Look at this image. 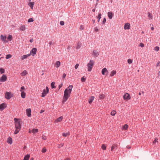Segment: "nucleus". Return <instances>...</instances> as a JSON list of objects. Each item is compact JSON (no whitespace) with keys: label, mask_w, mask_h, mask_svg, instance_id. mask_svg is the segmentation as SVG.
I'll return each instance as SVG.
<instances>
[{"label":"nucleus","mask_w":160,"mask_h":160,"mask_svg":"<svg viewBox=\"0 0 160 160\" xmlns=\"http://www.w3.org/2000/svg\"><path fill=\"white\" fill-rule=\"evenodd\" d=\"M63 118L62 116H61L60 117L57 118L56 119L54 122V123H57L59 122H61Z\"/></svg>","instance_id":"obj_13"},{"label":"nucleus","mask_w":160,"mask_h":160,"mask_svg":"<svg viewBox=\"0 0 160 160\" xmlns=\"http://www.w3.org/2000/svg\"><path fill=\"white\" fill-rule=\"evenodd\" d=\"M139 46L143 48L144 47V45L143 43L140 42L139 45Z\"/></svg>","instance_id":"obj_39"},{"label":"nucleus","mask_w":160,"mask_h":160,"mask_svg":"<svg viewBox=\"0 0 160 160\" xmlns=\"http://www.w3.org/2000/svg\"><path fill=\"white\" fill-rule=\"evenodd\" d=\"M33 20L32 18H30L28 20V22H33Z\"/></svg>","instance_id":"obj_46"},{"label":"nucleus","mask_w":160,"mask_h":160,"mask_svg":"<svg viewBox=\"0 0 160 160\" xmlns=\"http://www.w3.org/2000/svg\"><path fill=\"white\" fill-rule=\"evenodd\" d=\"M108 71L106 68L102 69V73L103 75H104L105 74L107 75L108 74Z\"/></svg>","instance_id":"obj_8"},{"label":"nucleus","mask_w":160,"mask_h":160,"mask_svg":"<svg viewBox=\"0 0 160 160\" xmlns=\"http://www.w3.org/2000/svg\"><path fill=\"white\" fill-rule=\"evenodd\" d=\"M42 138L43 140H45L46 139V137L45 136H44V135H42Z\"/></svg>","instance_id":"obj_50"},{"label":"nucleus","mask_w":160,"mask_h":160,"mask_svg":"<svg viewBox=\"0 0 160 160\" xmlns=\"http://www.w3.org/2000/svg\"><path fill=\"white\" fill-rule=\"evenodd\" d=\"M25 89V88L24 87V86H22L21 87V89H20V91L21 92H24L23 91V90H24Z\"/></svg>","instance_id":"obj_44"},{"label":"nucleus","mask_w":160,"mask_h":160,"mask_svg":"<svg viewBox=\"0 0 160 160\" xmlns=\"http://www.w3.org/2000/svg\"><path fill=\"white\" fill-rule=\"evenodd\" d=\"M7 77L4 74L2 75V76L0 78V82H4L7 80Z\"/></svg>","instance_id":"obj_6"},{"label":"nucleus","mask_w":160,"mask_h":160,"mask_svg":"<svg viewBox=\"0 0 160 160\" xmlns=\"http://www.w3.org/2000/svg\"><path fill=\"white\" fill-rule=\"evenodd\" d=\"M47 151V149L46 148L44 147L42 150V152L43 153Z\"/></svg>","instance_id":"obj_40"},{"label":"nucleus","mask_w":160,"mask_h":160,"mask_svg":"<svg viewBox=\"0 0 160 160\" xmlns=\"http://www.w3.org/2000/svg\"><path fill=\"white\" fill-rule=\"evenodd\" d=\"M148 19L149 20H151V19H152V14L151 13H150L149 12H148Z\"/></svg>","instance_id":"obj_24"},{"label":"nucleus","mask_w":160,"mask_h":160,"mask_svg":"<svg viewBox=\"0 0 160 160\" xmlns=\"http://www.w3.org/2000/svg\"><path fill=\"white\" fill-rule=\"evenodd\" d=\"M160 62H158L157 64V66L158 67V66H160Z\"/></svg>","instance_id":"obj_58"},{"label":"nucleus","mask_w":160,"mask_h":160,"mask_svg":"<svg viewBox=\"0 0 160 160\" xmlns=\"http://www.w3.org/2000/svg\"><path fill=\"white\" fill-rule=\"evenodd\" d=\"M13 94L10 92H6L5 94V98L7 99H10L13 97Z\"/></svg>","instance_id":"obj_4"},{"label":"nucleus","mask_w":160,"mask_h":160,"mask_svg":"<svg viewBox=\"0 0 160 160\" xmlns=\"http://www.w3.org/2000/svg\"><path fill=\"white\" fill-rule=\"evenodd\" d=\"M26 29V27L24 25H21L20 27V29L21 31H25Z\"/></svg>","instance_id":"obj_20"},{"label":"nucleus","mask_w":160,"mask_h":160,"mask_svg":"<svg viewBox=\"0 0 160 160\" xmlns=\"http://www.w3.org/2000/svg\"><path fill=\"white\" fill-rule=\"evenodd\" d=\"M151 29L152 30H154V28L153 27H152V28H151Z\"/></svg>","instance_id":"obj_63"},{"label":"nucleus","mask_w":160,"mask_h":160,"mask_svg":"<svg viewBox=\"0 0 160 160\" xmlns=\"http://www.w3.org/2000/svg\"><path fill=\"white\" fill-rule=\"evenodd\" d=\"M80 29L81 30H82L83 29V27L82 26V25H81L80 26Z\"/></svg>","instance_id":"obj_55"},{"label":"nucleus","mask_w":160,"mask_h":160,"mask_svg":"<svg viewBox=\"0 0 160 160\" xmlns=\"http://www.w3.org/2000/svg\"><path fill=\"white\" fill-rule=\"evenodd\" d=\"M102 148L103 150H105L106 149V146L103 144L102 145Z\"/></svg>","instance_id":"obj_42"},{"label":"nucleus","mask_w":160,"mask_h":160,"mask_svg":"<svg viewBox=\"0 0 160 160\" xmlns=\"http://www.w3.org/2000/svg\"><path fill=\"white\" fill-rule=\"evenodd\" d=\"M81 80L82 82H84L85 81V80H86V78H84V77L83 76V77H82L81 78Z\"/></svg>","instance_id":"obj_45"},{"label":"nucleus","mask_w":160,"mask_h":160,"mask_svg":"<svg viewBox=\"0 0 160 160\" xmlns=\"http://www.w3.org/2000/svg\"><path fill=\"white\" fill-rule=\"evenodd\" d=\"M29 7L31 8V9L32 10L33 9V6L34 4V2H30L28 4Z\"/></svg>","instance_id":"obj_17"},{"label":"nucleus","mask_w":160,"mask_h":160,"mask_svg":"<svg viewBox=\"0 0 160 160\" xmlns=\"http://www.w3.org/2000/svg\"><path fill=\"white\" fill-rule=\"evenodd\" d=\"M44 112V110H41V111H40V113H41L43 112Z\"/></svg>","instance_id":"obj_61"},{"label":"nucleus","mask_w":160,"mask_h":160,"mask_svg":"<svg viewBox=\"0 0 160 160\" xmlns=\"http://www.w3.org/2000/svg\"><path fill=\"white\" fill-rule=\"evenodd\" d=\"M123 98L124 100H129L130 98L129 94L128 93H126L125 94H124Z\"/></svg>","instance_id":"obj_7"},{"label":"nucleus","mask_w":160,"mask_h":160,"mask_svg":"<svg viewBox=\"0 0 160 160\" xmlns=\"http://www.w3.org/2000/svg\"><path fill=\"white\" fill-rule=\"evenodd\" d=\"M72 88V85H69L67 89L65 90L62 102L64 103L70 97Z\"/></svg>","instance_id":"obj_1"},{"label":"nucleus","mask_w":160,"mask_h":160,"mask_svg":"<svg viewBox=\"0 0 160 160\" xmlns=\"http://www.w3.org/2000/svg\"><path fill=\"white\" fill-rule=\"evenodd\" d=\"M60 24L61 25L63 26L64 24V22L63 21H61L60 22Z\"/></svg>","instance_id":"obj_47"},{"label":"nucleus","mask_w":160,"mask_h":160,"mask_svg":"<svg viewBox=\"0 0 160 160\" xmlns=\"http://www.w3.org/2000/svg\"><path fill=\"white\" fill-rule=\"evenodd\" d=\"M55 82H52L51 83V86L52 88H55L56 87L54 85L55 84Z\"/></svg>","instance_id":"obj_34"},{"label":"nucleus","mask_w":160,"mask_h":160,"mask_svg":"<svg viewBox=\"0 0 160 160\" xmlns=\"http://www.w3.org/2000/svg\"><path fill=\"white\" fill-rule=\"evenodd\" d=\"M30 157V155L28 154L24 157L23 160H28L29 158Z\"/></svg>","instance_id":"obj_26"},{"label":"nucleus","mask_w":160,"mask_h":160,"mask_svg":"<svg viewBox=\"0 0 160 160\" xmlns=\"http://www.w3.org/2000/svg\"><path fill=\"white\" fill-rule=\"evenodd\" d=\"M33 39H30V42H33Z\"/></svg>","instance_id":"obj_60"},{"label":"nucleus","mask_w":160,"mask_h":160,"mask_svg":"<svg viewBox=\"0 0 160 160\" xmlns=\"http://www.w3.org/2000/svg\"><path fill=\"white\" fill-rule=\"evenodd\" d=\"M30 160H34V159L33 158H31Z\"/></svg>","instance_id":"obj_64"},{"label":"nucleus","mask_w":160,"mask_h":160,"mask_svg":"<svg viewBox=\"0 0 160 160\" xmlns=\"http://www.w3.org/2000/svg\"><path fill=\"white\" fill-rule=\"evenodd\" d=\"M63 137H67L69 135V132L63 133L62 134Z\"/></svg>","instance_id":"obj_33"},{"label":"nucleus","mask_w":160,"mask_h":160,"mask_svg":"<svg viewBox=\"0 0 160 160\" xmlns=\"http://www.w3.org/2000/svg\"><path fill=\"white\" fill-rule=\"evenodd\" d=\"M158 139L156 138L155 140L153 141V143H155L156 142H158Z\"/></svg>","instance_id":"obj_51"},{"label":"nucleus","mask_w":160,"mask_h":160,"mask_svg":"<svg viewBox=\"0 0 160 160\" xmlns=\"http://www.w3.org/2000/svg\"><path fill=\"white\" fill-rule=\"evenodd\" d=\"M128 128V125L127 124H125L123 126L122 129L126 130Z\"/></svg>","instance_id":"obj_31"},{"label":"nucleus","mask_w":160,"mask_h":160,"mask_svg":"<svg viewBox=\"0 0 160 160\" xmlns=\"http://www.w3.org/2000/svg\"><path fill=\"white\" fill-rule=\"evenodd\" d=\"M8 39L9 40V41H11L12 39V35H9L8 37Z\"/></svg>","instance_id":"obj_32"},{"label":"nucleus","mask_w":160,"mask_h":160,"mask_svg":"<svg viewBox=\"0 0 160 160\" xmlns=\"http://www.w3.org/2000/svg\"><path fill=\"white\" fill-rule=\"evenodd\" d=\"M132 60H131L130 59H129L128 60V62L129 64L132 63Z\"/></svg>","instance_id":"obj_43"},{"label":"nucleus","mask_w":160,"mask_h":160,"mask_svg":"<svg viewBox=\"0 0 160 160\" xmlns=\"http://www.w3.org/2000/svg\"><path fill=\"white\" fill-rule=\"evenodd\" d=\"M62 83L61 84H60L58 86L59 89H60V88H61L62 87Z\"/></svg>","instance_id":"obj_56"},{"label":"nucleus","mask_w":160,"mask_h":160,"mask_svg":"<svg viewBox=\"0 0 160 160\" xmlns=\"http://www.w3.org/2000/svg\"><path fill=\"white\" fill-rule=\"evenodd\" d=\"M52 41H50L49 42V44L50 45H52Z\"/></svg>","instance_id":"obj_59"},{"label":"nucleus","mask_w":160,"mask_h":160,"mask_svg":"<svg viewBox=\"0 0 160 160\" xmlns=\"http://www.w3.org/2000/svg\"><path fill=\"white\" fill-rule=\"evenodd\" d=\"M108 16L110 19H112L113 17L112 13L111 12H108Z\"/></svg>","instance_id":"obj_19"},{"label":"nucleus","mask_w":160,"mask_h":160,"mask_svg":"<svg viewBox=\"0 0 160 160\" xmlns=\"http://www.w3.org/2000/svg\"><path fill=\"white\" fill-rule=\"evenodd\" d=\"M15 126L16 129L14 131V134H17L20 131L21 128L20 120L19 119L17 118H14Z\"/></svg>","instance_id":"obj_2"},{"label":"nucleus","mask_w":160,"mask_h":160,"mask_svg":"<svg viewBox=\"0 0 160 160\" xmlns=\"http://www.w3.org/2000/svg\"><path fill=\"white\" fill-rule=\"evenodd\" d=\"M7 38L6 35H5V36H3L2 35H1L0 36V39L2 41H5V40Z\"/></svg>","instance_id":"obj_15"},{"label":"nucleus","mask_w":160,"mask_h":160,"mask_svg":"<svg viewBox=\"0 0 160 160\" xmlns=\"http://www.w3.org/2000/svg\"><path fill=\"white\" fill-rule=\"evenodd\" d=\"M63 143H61L58 146V148H61L63 146Z\"/></svg>","instance_id":"obj_48"},{"label":"nucleus","mask_w":160,"mask_h":160,"mask_svg":"<svg viewBox=\"0 0 160 160\" xmlns=\"http://www.w3.org/2000/svg\"><path fill=\"white\" fill-rule=\"evenodd\" d=\"M67 160H71V159L70 158H67Z\"/></svg>","instance_id":"obj_62"},{"label":"nucleus","mask_w":160,"mask_h":160,"mask_svg":"<svg viewBox=\"0 0 160 160\" xmlns=\"http://www.w3.org/2000/svg\"><path fill=\"white\" fill-rule=\"evenodd\" d=\"M7 142L10 144H11L12 143V138L9 137L8 139Z\"/></svg>","instance_id":"obj_21"},{"label":"nucleus","mask_w":160,"mask_h":160,"mask_svg":"<svg viewBox=\"0 0 160 160\" xmlns=\"http://www.w3.org/2000/svg\"><path fill=\"white\" fill-rule=\"evenodd\" d=\"M92 55L95 57H97L99 55V52L97 50H94Z\"/></svg>","instance_id":"obj_11"},{"label":"nucleus","mask_w":160,"mask_h":160,"mask_svg":"<svg viewBox=\"0 0 160 160\" xmlns=\"http://www.w3.org/2000/svg\"><path fill=\"white\" fill-rule=\"evenodd\" d=\"M130 28V25L129 23H127L125 24L124 27V28L125 30L129 29Z\"/></svg>","instance_id":"obj_9"},{"label":"nucleus","mask_w":160,"mask_h":160,"mask_svg":"<svg viewBox=\"0 0 160 160\" xmlns=\"http://www.w3.org/2000/svg\"><path fill=\"white\" fill-rule=\"evenodd\" d=\"M12 57V55L11 54H8L6 55V58L7 59H9Z\"/></svg>","instance_id":"obj_41"},{"label":"nucleus","mask_w":160,"mask_h":160,"mask_svg":"<svg viewBox=\"0 0 160 160\" xmlns=\"http://www.w3.org/2000/svg\"><path fill=\"white\" fill-rule=\"evenodd\" d=\"M94 64V61L93 60H90L87 64L88 71L90 72Z\"/></svg>","instance_id":"obj_3"},{"label":"nucleus","mask_w":160,"mask_h":160,"mask_svg":"<svg viewBox=\"0 0 160 160\" xmlns=\"http://www.w3.org/2000/svg\"><path fill=\"white\" fill-rule=\"evenodd\" d=\"M80 47L81 44L79 43H78L76 46V48L77 49H78L80 48Z\"/></svg>","instance_id":"obj_37"},{"label":"nucleus","mask_w":160,"mask_h":160,"mask_svg":"<svg viewBox=\"0 0 160 160\" xmlns=\"http://www.w3.org/2000/svg\"><path fill=\"white\" fill-rule=\"evenodd\" d=\"M37 51V49L36 48H33L30 52V54H31V53H32V56H34L36 54Z\"/></svg>","instance_id":"obj_10"},{"label":"nucleus","mask_w":160,"mask_h":160,"mask_svg":"<svg viewBox=\"0 0 160 160\" xmlns=\"http://www.w3.org/2000/svg\"><path fill=\"white\" fill-rule=\"evenodd\" d=\"M116 113V112L114 110H112L111 113V114L112 116H114Z\"/></svg>","instance_id":"obj_36"},{"label":"nucleus","mask_w":160,"mask_h":160,"mask_svg":"<svg viewBox=\"0 0 160 160\" xmlns=\"http://www.w3.org/2000/svg\"><path fill=\"white\" fill-rule=\"evenodd\" d=\"M31 55V54H28L26 55H24L21 58L22 60H24V59H26L27 58L29 57Z\"/></svg>","instance_id":"obj_18"},{"label":"nucleus","mask_w":160,"mask_h":160,"mask_svg":"<svg viewBox=\"0 0 160 160\" xmlns=\"http://www.w3.org/2000/svg\"><path fill=\"white\" fill-rule=\"evenodd\" d=\"M79 64H77L75 66V68L76 69H77V68H78V67L79 66Z\"/></svg>","instance_id":"obj_52"},{"label":"nucleus","mask_w":160,"mask_h":160,"mask_svg":"<svg viewBox=\"0 0 160 160\" xmlns=\"http://www.w3.org/2000/svg\"><path fill=\"white\" fill-rule=\"evenodd\" d=\"M49 92V89L48 87H46V89H44L43 90L42 92V97H45Z\"/></svg>","instance_id":"obj_5"},{"label":"nucleus","mask_w":160,"mask_h":160,"mask_svg":"<svg viewBox=\"0 0 160 160\" xmlns=\"http://www.w3.org/2000/svg\"><path fill=\"white\" fill-rule=\"evenodd\" d=\"M117 146V145L116 144H113L112 145V147H111V151H113V150L115 148H116Z\"/></svg>","instance_id":"obj_28"},{"label":"nucleus","mask_w":160,"mask_h":160,"mask_svg":"<svg viewBox=\"0 0 160 160\" xmlns=\"http://www.w3.org/2000/svg\"><path fill=\"white\" fill-rule=\"evenodd\" d=\"M94 31L96 32H97L98 31V29L97 28V27H95L94 28Z\"/></svg>","instance_id":"obj_53"},{"label":"nucleus","mask_w":160,"mask_h":160,"mask_svg":"<svg viewBox=\"0 0 160 160\" xmlns=\"http://www.w3.org/2000/svg\"><path fill=\"white\" fill-rule=\"evenodd\" d=\"M116 73V71L115 70H113L111 72L110 76L111 77H112L115 75Z\"/></svg>","instance_id":"obj_22"},{"label":"nucleus","mask_w":160,"mask_h":160,"mask_svg":"<svg viewBox=\"0 0 160 160\" xmlns=\"http://www.w3.org/2000/svg\"><path fill=\"white\" fill-rule=\"evenodd\" d=\"M106 18H104L102 21L103 23L104 24L105 22H106Z\"/></svg>","instance_id":"obj_54"},{"label":"nucleus","mask_w":160,"mask_h":160,"mask_svg":"<svg viewBox=\"0 0 160 160\" xmlns=\"http://www.w3.org/2000/svg\"><path fill=\"white\" fill-rule=\"evenodd\" d=\"M6 107V104L4 103H2L0 105V109L1 111L3 110Z\"/></svg>","instance_id":"obj_14"},{"label":"nucleus","mask_w":160,"mask_h":160,"mask_svg":"<svg viewBox=\"0 0 160 160\" xmlns=\"http://www.w3.org/2000/svg\"><path fill=\"white\" fill-rule=\"evenodd\" d=\"M94 98V97L93 96H91L90 97V98H89L88 100L89 102L90 103H91L92 102V101L93 100Z\"/></svg>","instance_id":"obj_23"},{"label":"nucleus","mask_w":160,"mask_h":160,"mask_svg":"<svg viewBox=\"0 0 160 160\" xmlns=\"http://www.w3.org/2000/svg\"><path fill=\"white\" fill-rule=\"evenodd\" d=\"M28 74V72L26 70H24L21 73L22 76H24Z\"/></svg>","instance_id":"obj_25"},{"label":"nucleus","mask_w":160,"mask_h":160,"mask_svg":"<svg viewBox=\"0 0 160 160\" xmlns=\"http://www.w3.org/2000/svg\"><path fill=\"white\" fill-rule=\"evenodd\" d=\"M21 96L22 98H25L26 96V93L24 92H21Z\"/></svg>","instance_id":"obj_27"},{"label":"nucleus","mask_w":160,"mask_h":160,"mask_svg":"<svg viewBox=\"0 0 160 160\" xmlns=\"http://www.w3.org/2000/svg\"><path fill=\"white\" fill-rule=\"evenodd\" d=\"M105 97V95L103 94H101L99 96V98L100 99H104Z\"/></svg>","instance_id":"obj_29"},{"label":"nucleus","mask_w":160,"mask_h":160,"mask_svg":"<svg viewBox=\"0 0 160 160\" xmlns=\"http://www.w3.org/2000/svg\"><path fill=\"white\" fill-rule=\"evenodd\" d=\"M61 65V62L59 61H57L55 63V67L58 68Z\"/></svg>","instance_id":"obj_16"},{"label":"nucleus","mask_w":160,"mask_h":160,"mask_svg":"<svg viewBox=\"0 0 160 160\" xmlns=\"http://www.w3.org/2000/svg\"><path fill=\"white\" fill-rule=\"evenodd\" d=\"M38 132V129H33L32 130V132L33 134L35 133Z\"/></svg>","instance_id":"obj_30"},{"label":"nucleus","mask_w":160,"mask_h":160,"mask_svg":"<svg viewBox=\"0 0 160 160\" xmlns=\"http://www.w3.org/2000/svg\"><path fill=\"white\" fill-rule=\"evenodd\" d=\"M154 50L157 52H158L159 51V48L158 46H156L154 48Z\"/></svg>","instance_id":"obj_38"},{"label":"nucleus","mask_w":160,"mask_h":160,"mask_svg":"<svg viewBox=\"0 0 160 160\" xmlns=\"http://www.w3.org/2000/svg\"><path fill=\"white\" fill-rule=\"evenodd\" d=\"M31 111L30 108L27 109L26 110L27 115L28 117H30L31 116Z\"/></svg>","instance_id":"obj_12"},{"label":"nucleus","mask_w":160,"mask_h":160,"mask_svg":"<svg viewBox=\"0 0 160 160\" xmlns=\"http://www.w3.org/2000/svg\"><path fill=\"white\" fill-rule=\"evenodd\" d=\"M66 76V74L65 73H64L63 75V78H64Z\"/></svg>","instance_id":"obj_57"},{"label":"nucleus","mask_w":160,"mask_h":160,"mask_svg":"<svg viewBox=\"0 0 160 160\" xmlns=\"http://www.w3.org/2000/svg\"><path fill=\"white\" fill-rule=\"evenodd\" d=\"M0 72L1 74L4 73L5 72V70L1 68L0 69Z\"/></svg>","instance_id":"obj_35"},{"label":"nucleus","mask_w":160,"mask_h":160,"mask_svg":"<svg viewBox=\"0 0 160 160\" xmlns=\"http://www.w3.org/2000/svg\"><path fill=\"white\" fill-rule=\"evenodd\" d=\"M101 13H99L98 15V18L99 19H100L101 18Z\"/></svg>","instance_id":"obj_49"}]
</instances>
